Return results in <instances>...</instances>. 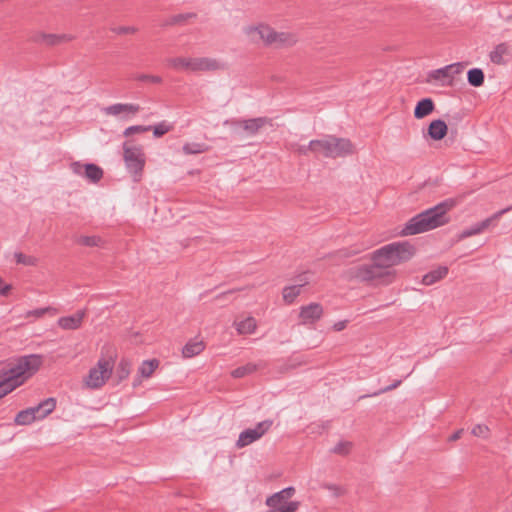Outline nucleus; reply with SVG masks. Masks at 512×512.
Listing matches in <instances>:
<instances>
[{
    "label": "nucleus",
    "mask_w": 512,
    "mask_h": 512,
    "mask_svg": "<svg viewBox=\"0 0 512 512\" xmlns=\"http://www.w3.org/2000/svg\"><path fill=\"white\" fill-rule=\"evenodd\" d=\"M415 248L407 241L387 244L372 253V264H363L350 269V276L363 282L390 284L395 272L390 268L410 260Z\"/></svg>",
    "instance_id": "nucleus-1"
},
{
    "label": "nucleus",
    "mask_w": 512,
    "mask_h": 512,
    "mask_svg": "<svg viewBox=\"0 0 512 512\" xmlns=\"http://www.w3.org/2000/svg\"><path fill=\"white\" fill-rule=\"evenodd\" d=\"M42 365V356L31 354L20 357L17 362L7 370L0 372V399L11 393L17 387L21 386L27 377L36 373Z\"/></svg>",
    "instance_id": "nucleus-2"
},
{
    "label": "nucleus",
    "mask_w": 512,
    "mask_h": 512,
    "mask_svg": "<svg viewBox=\"0 0 512 512\" xmlns=\"http://www.w3.org/2000/svg\"><path fill=\"white\" fill-rule=\"evenodd\" d=\"M245 33L252 42H263L266 45L275 47L291 46L297 42L295 34L290 32H277L267 25L249 26L245 28Z\"/></svg>",
    "instance_id": "nucleus-3"
},
{
    "label": "nucleus",
    "mask_w": 512,
    "mask_h": 512,
    "mask_svg": "<svg viewBox=\"0 0 512 512\" xmlns=\"http://www.w3.org/2000/svg\"><path fill=\"white\" fill-rule=\"evenodd\" d=\"M310 146H319V155L327 158L346 157L354 153V145L349 139L334 135L311 140Z\"/></svg>",
    "instance_id": "nucleus-4"
},
{
    "label": "nucleus",
    "mask_w": 512,
    "mask_h": 512,
    "mask_svg": "<svg viewBox=\"0 0 512 512\" xmlns=\"http://www.w3.org/2000/svg\"><path fill=\"white\" fill-rule=\"evenodd\" d=\"M167 64L176 69L189 72L215 71L225 68V64L215 58H185L174 57L167 59Z\"/></svg>",
    "instance_id": "nucleus-5"
},
{
    "label": "nucleus",
    "mask_w": 512,
    "mask_h": 512,
    "mask_svg": "<svg viewBox=\"0 0 512 512\" xmlns=\"http://www.w3.org/2000/svg\"><path fill=\"white\" fill-rule=\"evenodd\" d=\"M454 205V200H444L443 202L414 215L407 220L405 224H446L450 219L446 218L445 215Z\"/></svg>",
    "instance_id": "nucleus-6"
},
{
    "label": "nucleus",
    "mask_w": 512,
    "mask_h": 512,
    "mask_svg": "<svg viewBox=\"0 0 512 512\" xmlns=\"http://www.w3.org/2000/svg\"><path fill=\"white\" fill-rule=\"evenodd\" d=\"M113 368L114 361L111 358H100L97 364L89 370L88 375L85 377V386L92 390L100 389L111 377Z\"/></svg>",
    "instance_id": "nucleus-7"
},
{
    "label": "nucleus",
    "mask_w": 512,
    "mask_h": 512,
    "mask_svg": "<svg viewBox=\"0 0 512 512\" xmlns=\"http://www.w3.org/2000/svg\"><path fill=\"white\" fill-rule=\"evenodd\" d=\"M272 120L268 117H256L251 119H230L224 122V125H230L233 131L247 137H253L258 134L261 128L271 125Z\"/></svg>",
    "instance_id": "nucleus-8"
},
{
    "label": "nucleus",
    "mask_w": 512,
    "mask_h": 512,
    "mask_svg": "<svg viewBox=\"0 0 512 512\" xmlns=\"http://www.w3.org/2000/svg\"><path fill=\"white\" fill-rule=\"evenodd\" d=\"M463 68V64L457 62L439 69L431 70L427 75V82L443 87L451 86L454 82L455 75L460 74Z\"/></svg>",
    "instance_id": "nucleus-9"
},
{
    "label": "nucleus",
    "mask_w": 512,
    "mask_h": 512,
    "mask_svg": "<svg viewBox=\"0 0 512 512\" xmlns=\"http://www.w3.org/2000/svg\"><path fill=\"white\" fill-rule=\"evenodd\" d=\"M123 158L127 170L137 175L142 172L145 165V156L140 146H130L127 142L123 144Z\"/></svg>",
    "instance_id": "nucleus-10"
},
{
    "label": "nucleus",
    "mask_w": 512,
    "mask_h": 512,
    "mask_svg": "<svg viewBox=\"0 0 512 512\" xmlns=\"http://www.w3.org/2000/svg\"><path fill=\"white\" fill-rule=\"evenodd\" d=\"M273 425L272 420L259 422L255 428L242 431L236 442L238 448H243L260 439Z\"/></svg>",
    "instance_id": "nucleus-11"
},
{
    "label": "nucleus",
    "mask_w": 512,
    "mask_h": 512,
    "mask_svg": "<svg viewBox=\"0 0 512 512\" xmlns=\"http://www.w3.org/2000/svg\"><path fill=\"white\" fill-rule=\"evenodd\" d=\"M70 168L72 172L78 176H81L91 183H98L103 178V169L94 163H81L75 161L71 163Z\"/></svg>",
    "instance_id": "nucleus-12"
},
{
    "label": "nucleus",
    "mask_w": 512,
    "mask_h": 512,
    "mask_svg": "<svg viewBox=\"0 0 512 512\" xmlns=\"http://www.w3.org/2000/svg\"><path fill=\"white\" fill-rule=\"evenodd\" d=\"M266 505L270 508L266 512H296L300 503L298 501L288 502L286 497L279 491L266 499Z\"/></svg>",
    "instance_id": "nucleus-13"
},
{
    "label": "nucleus",
    "mask_w": 512,
    "mask_h": 512,
    "mask_svg": "<svg viewBox=\"0 0 512 512\" xmlns=\"http://www.w3.org/2000/svg\"><path fill=\"white\" fill-rule=\"evenodd\" d=\"M323 314V306L312 302L300 307L298 317L301 325H313L322 318Z\"/></svg>",
    "instance_id": "nucleus-14"
},
{
    "label": "nucleus",
    "mask_w": 512,
    "mask_h": 512,
    "mask_svg": "<svg viewBox=\"0 0 512 512\" xmlns=\"http://www.w3.org/2000/svg\"><path fill=\"white\" fill-rule=\"evenodd\" d=\"M84 317L85 311L79 310L73 315L60 317L57 323L64 330H76L81 327Z\"/></svg>",
    "instance_id": "nucleus-15"
},
{
    "label": "nucleus",
    "mask_w": 512,
    "mask_h": 512,
    "mask_svg": "<svg viewBox=\"0 0 512 512\" xmlns=\"http://www.w3.org/2000/svg\"><path fill=\"white\" fill-rule=\"evenodd\" d=\"M140 106L138 104L133 103H116L110 106H107L103 109V112L106 115L118 116L121 113H130L136 114L139 112Z\"/></svg>",
    "instance_id": "nucleus-16"
},
{
    "label": "nucleus",
    "mask_w": 512,
    "mask_h": 512,
    "mask_svg": "<svg viewBox=\"0 0 512 512\" xmlns=\"http://www.w3.org/2000/svg\"><path fill=\"white\" fill-rule=\"evenodd\" d=\"M72 36L68 34H46L39 33L34 37V41L38 43H43L49 46L58 45L63 42H68L72 40Z\"/></svg>",
    "instance_id": "nucleus-17"
},
{
    "label": "nucleus",
    "mask_w": 512,
    "mask_h": 512,
    "mask_svg": "<svg viewBox=\"0 0 512 512\" xmlns=\"http://www.w3.org/2000/svg\"><path fill=\"white\" fill-rule=\"evenodd\" d=\"M448 131L447 124L444 120L436 119L433 120L427 130V135L434 141L442 140Z\"/></svg>",
    "instance_id": "nucleus-18"
},
{
    "label": "nucleus",
    "mask_w": 512,
    "mask_h": 512,
    "mask_svg": "<svg viewBox=\"0 0 512 512\" xmlns=\"http://www.w3.org/2000/svg\"><path fill=\"white\" fill-rule=\"evenodd\" d=\"M435 108L434 102L431 98H423L417 102L414 109V117L422 119L433 112Z\"/></svg>",
    "instance_id": "nucleus-19"
},
{
    "label": "nucleus",
    "mask_w": 512,
    "mask_h": 512,
    "mask_svg": "<svg viewBox=\"0 0 512 512\" xmlns=\"http://www.w3.org/2000/svg\"><path fill=\"white\" fill-rule=\"evenodd\" d=\"M448 274V268L446 266H440L435 270H432L426 273L422 278V283L424 285H433L434 283L440 281Z\"/></svg>",
    "instance_id": "nucleus-20"
},
{
    "label": "nucleus",
    "mask_w": 512,
    "mask_h": 512,
    "mask_svg": "<svg viewBox=\"0 0 512 512\" xmlns=\"http://www.w3.org/2000/svg\"><path fill=\"white\" fill-rule=\"evenodd\" d=\"M74 242L85 247H102L105 241L98 235H80L74 238Z\"/></svg>",
    "instance_id": "nucleus-21"
},
{
    "label": "nucleus",
    "mask_w": 512,
    "mask_h": 512,
    "mask_svg": "<svg viewBox=\"0 0 512 512\" xmlns=\"http://www.w3.org/2000/svg\"><path fill=\"white\" fill-rule=\"evenodd\" d=\"M509 52V47L507 43H500L494 47V49L490 52L489 58L490 61L494 64L501 65L505 63L504 56Z\"/></svg>",
    "instance_id": "nucleus-22"
},
{
    "label": "nucleus",
    "mask_w": 512,
    "mask_h": 512,
    "mask_svg": "<svg viewBox=\"0 0 512 512\" xmlns=\"http://www.w3.org/2000/svg\"><path fill=\"white\" fill-rule=\"evenodd\" d=\"M234 325L239 334H252L257 328L256 320L251 316L242 321L235 322Z\"/></svg>",
    "instance_id": "nucleus-23"
},
{
    "label": "nucleus",
    "mask_w": 512,
    "mask_h": 512,
    "mask_svg": "<svg viewBox=\"0 0 512 512\" xmlns=\"http://www.w3.org/2000/svg\"><path fill=\"white\" fill-rule=\"evenodd\" d=\"M159 367V360L151 359L142 362L138 368V373L141 378H149L152 376L154 371Z\"/></svg>",
    "instance_id": "nucleus-24"
},
{
    "label": "nucleus",
    "mask_w": 512,
    "mask_h": 512,
    "mask_svg": "<svg viewBox=\"0 0 512 512\" xmlns=\"http://www.w3.org/2000/svg\"><path fill=\"white\" fill-rule=\"evenodd\" d=\"M485 75L480 68H471L467 72V81L472 87H480L483 85Z\"/></svg>",
    "instance_id": "nucleus-25"
},
{
    "label": "nucleus",
    "mask_w": 512,
    "mask_h": 512,
    "mask_svg": "<svg viewBox=\"0 0 512 512\" xmlns=\"http://www.w3.org/2000/svg\"><path fill=\"white\" fill-rule=\"evenodd\" d=\"M209 150V146L205 143L188 142L182 146V151L185 155H197Z\"/></svg>",
    "instance_id": "nucleus-26"
},
{
    "label": "nucleus",
    "mask_w": 512,
    "mask_h": 512,
    "mask_svg": "<svg viewBox=\"0 0 512 512\" xmlns=\"http://www.w3.org/2000/svg\"><path fill=\"white\" fill-rule=\"evenodd\" d=\"M204 350L202 341L188 342L182 349V354L185 358H191L200 354Z\"/></svg>",
    "instance_id": "nucleus-27"
},
{
    "label": "nucleus",
    "mask_w": 512,
    "mask_h": 512,
    "mask_svg": "<svg viewBox=\"0 0 512 512\" xmlns=\"http://www.w3.org/2000/svg\"><path fill=\"white\" fill-rule=\"evenodd\" d=\"M38 419V416L32 415V410L25 409L17 413L14 422L17 425H29Z\"/></svg>",
    "instance_id": "nucleus-28"
},
{
    "label": "nucleus",
    "mask_w": 512,
    "mask_h": 512,
    "mask_svg": "<svg viewBox=\"0 0 512 512\" xmlns=\"http://www.w3.org/2000/svg\"><path fill=\"white\" fill-rule=\"evenodd\" d=\"M41 413L38 418L43 419L48 416L56 407V400L54 398H47L39 403Z\"/></svg>",
    "instance_id": "nucleus-29"
},
{
    "label": "nucleus",
    "mask_w": 512,
    "mask_h": 512,
    "mask_svg": "<svg viewBox=\"0 0 512 512\" xmlns=\"http://www.w3.org/2000/svg\"><path fill=\"white\" fill-rule=\"evenodd\" d=\"M301 288L297 285L287 286L283 289V299L286 303L291 304L300 294Z\"/></svg>",
    "instance_id": "nucleus-30"
},
{
    "label": "nucleus",
    "mask_w": 512,
    "mask_h": 512,
    "mask_svg": "<svg viewBox=\"0 0 512 512\" xmlns=\"http://www.w3.org/2000/svg\"><path fill=\"white\" fill-rule=\"evenodd\" d=\"M436 227L437 226H404V228L399 232V234L401 236L416 235L424 233Z\"/></svg>",
    "instance_id": "nucleus-31"
},
{
    "label": "nucleus",
    "mask_w": 512,
    "mask_h": 512,
    "mask_svg": "<svg viewBox=\"0 0 512 512\" xmlns=\"http://www.w3.org/2000/svg\"><path fill=\"white\" fill-rule=\"evenodd\" d=\"M257 370V366L253 363H248L244 366L238 367L234 369L231 373V375L234 378H242L248 374H251Z\"/></svg>",
    "instance_id": "nucleus-32"
},
{
    "label": "nucleus",
    "mask_w": 512,
    "mask_h": 512,
    "mask_svg": "<svg viewBox=\"0 0 512 512\" xmlns=\"http://www.w3.org/2000/svg\"><path fill=\"white\" fill-rule=\"evenodd\" d=\"M131 371V363L127 359H121L117 367L119 381L126 379Z\"/></svg>",
    "instance_id": "nucleus-33"
},
{
    "label": "nucleus",
    "mask_w": 512,
    "mask_h": 512,
    "mask_svg": "<svg viewBox=\"0 0 512 512\" xmlns=\"http://www.w3.org/2000/svg\"><path fill=\"white\" fill-rule=\"evenodd\" d=\"M14 257L17 264L25 266H36L38 263V259L36 257L23 254L22 252H16Z\"/></svg>",
    "instance_id": "nucleus-34"
},
{
    "label": "nucleus",
    "mask_w": 512,
    "mask_h": 512,
    "mask_svg": "<svg viewBox=\"0 0 512 512\" xmlns=\"http://www.w3.org/2000/svg\"><path fill=\"white\" fill-rule=\"evenodd\" d=\"M132 78L135 81L143 82V83H153V84H160L162 83V78L157 75H149L144 73H136L132 76Z\"/></svg>",
    "instance_id": "nucleus-35"
},
{
    "label": "nucleus",
    "mask_w": 512,
    "mask_h": 512,
    "mask_svg": "<svg viewBox=\"0 0 512 512\" xmlns=\"http://www.w3.org/2000/svg\"><path fill=\"white\" fill-rule=\"evenodd\" d=\"M352 449V442L350 441H340L336 444L331 452L337 455L346 456L350 453Z\"/></svg>",
    "instance_id": "nucleus-36"
},
{
    "label": "nucleus",
    "mask_w": 512,
    "mask_h": 512,
    "mask_svg": "<svg viewBox=\"0 0 512 512\" xmlns=\"http://www.w3.org/2000/svg\"><path fill=\"white\" fill-rule=\"evenodd\" d=\"M57 310L53 307L37 308L26 312L25 317L30 318H42L47 313L56 314Z\"/></svg>",
    "instance_id": "nucleus-37"
},
{
    "label": "nucleus",
    "mask_w": 512,
    "mask_h": 512,
    "mask_svg": "<svg viewBox=\"0 0 512 512\" xmlns=\"http://www.w3.org/2000/svg\"><path fill=\"white\" fill-rule=\"evenodd\" d=\"M196 17V14L193 13V12H189V13H181V14H177V15H173L167 22L168 25H175V24H180V23H184L186 22L187 20L189 19H192V18H195Z\"/></svg>",
    "instance_id": "nucleus-38"
},
{
    "label": "nucleus",
    "mask_w": 512,
    "mask_h": 512,
    "mask_svg": "<svg viewBox=\"0 0 512 512\" xmlns=\"http://www.w3.org/2000/svg\"><path fill=\"white\" fill-rule=\"evenodd\" d=\"M151 129H153L154 137L159 138L168 133L172 129V125L168 124L166 121H162L157 125L152 126Z\"/></svg>",
    "instance_id": "nucleus-39"
},
{
    "label": "nucleus",
    "mask_w": 512,
    "mask_h": 512,
    "mask_svg": "<svg viewBox=\"0 0 512 512\" xmlns=\"http://www.w3.org/2000/svg\"><path fill=\"white\" fill-rule=\"evenodd\" d=\"M321 487L323 489H326V490L332 492V494L335 497H341L347 493V490L343 486L336 485V484L324 483V484H322Z\"/></svg>",
    "instance_id": "nucleus-40"
},
{
    "label": "nucleus",
    "mask_w": 512,
    "mask_h": 512,
    "mask_svg": "<svg viewBox=\"0 0 512 512\" xmlns=\"http://www.w3.org/2000/svg\"><path fill=\"white\" fill-rule=\"evenodd\" d=\"M152 128V126L148 125V126H144V125H134V126H129L127 127L124 132H123V135L126 136V137H129L133 134H136V133H144V132H147L149 131L150 129Z\"/></svg>",
    "instance_id": "nucleus-41"
},
{
    "label": "nucleus",
    "mask_w": 512,
    "mask_h": 512,
    "mask_svg": "<svg viewBox=\"0 0 512 512\" xmlns=\"http://www.w3.org/2000/svg\"><path fill=\"white\" fill-rule=\"evenodd\" d=\"M489 428L485 424H477L472 428L471 433L476 437L488 438Z\"/></svg>",
    "instance_id": "nucleus-42"
},
{
    "label": "nucleus",
    "mask_w": 512,
    "mask_h": 512,
    "mask_svg": "<svg viewBox=\"0 0 512 512\" xmlns=\"http://www.w3.org/2000/svg\"><path fill=\"white\" fill-rule=\"evenodd\" d=\"M298 153L301 155H308L309 152H312L315 155H319V146H310V142L308 145H301L298 148Z\"/></svg>",
    "instance_id": "nucleus-43"
},
{
    "label": "nucleus",
    "mask_w": 512,
    "mask_h": 512,
    "mask_svg": "<svg viewBox=\"0 0 512 512\" xmlns=\"http://www.w3.org/2000/svg\"><path fill=\"white\" fill-rule=\"evenodd\" d=\"M486 226H476L475 228H472V229H468V230H465L463 231L460 236H459V239H462V238H466V237H470L472 235H477V234H480L483 232L484 228Z\"/></svg>",
    "instance_id": "nucleus-44"
},
{
    "label": "nucleus",
    "mask_w": 512,
    "mask_h": 512,
    "mask_svg": "<svg viewBox=\"0 0 512 512\" xmlns=\"http://www.w3.org/2000/svg\"><path fill=\"white\" fill-rule=\"evenodd\" d=\"M111 30L116 34H133L137 31V28L134 26H119L111 28Z\"/></svg>",
    "instance_id": "nucleus-45"
},
{
    "label": "nucleus",
    "mask_w": 512,
    "mask_h": 512,
    "mask_svg": "<svg viewBox=\"0 0 512 512\" xmlns=\"http://www.w3.org/2000/svg\"><path fill=\"white\" fill-rule=\"evenodd\" d=\"M296 282V285L299 286V288H302L303 286L307 285L310 282L309 272H303L299 274L296 278Z\"/></svg>",
    "instance_id": "nucleus-46"
},
{
    "label": "nucleus",
    "mask_w": 512,
    "mask_h": 512,
    "mask_svg": "<svg viewBox=\"0 0 512 512\" xmlns=\"http://www.w3.org/2000/svg\"><path fill=\"white\" fill-rule=\"evenodd\" d=\"M511 209V207H508V208H505V209H502L496 213H494L491 217L481 221L479 224H483V225H486V224H491L492 221H495L498 219V217L504 213H506L507 211H509Z\"/></svg>",
    "instance_id": "nucleus-47"
},
{
    "label": "nucleus",
    "mask_w": 512,
    "mask_h": 512,
    "mask_svg": "<svg viewBox=\"0 0 512 512\" xmlns=\"http://www.w3.org/2000/svg\"><path fill=\"white\" fill-rule=\"evenodd\" d=\"M401 383H402L401 380H396L391 385H389V386H387L385 388L380 389L378 392H374L370 396H377V395H379L381 393H385V392L391 391V390L397 388L398 386H400Z\"/></svg>",
    "instance_id": "nucleus-48"
},
{
    "label": "nucleus",
    "mask_w": 512,
    "mask_h": 512,
    "mask_svg": "<svg viewBox=\"0 0 512 512\" xmlns=\"http://www.w3.org/2000/svg\"><path fill=\"white\" fill-rule=\"evenodd\" d=\"M11 286L10 285H4L3 279L0 277V295L6 296L8 292L10 291Z\"/></svg>",
    "instance_id": "nucleus-49"
},
{
    "label": "nucleus",
    "mask_w": 512,
    "mask_h": 512,
    "mask_svg": "<svg viewBox=\"0 0 512 512\" xmlns=\"http://www.w3.org/2000/svg\"><path fill=\"white\" fill-rule=\"evenodd\" d=\"M281 493L288 500L294 495L295 489L293 487H287V488H284L283 490H281Z\"/></svg>",
    "instance_id": "nucleus-50"
},
{
    "label": "nucleus",
    "mask_w": 512,
    "mask_h": 512,
    "mask_svg": "<svg viewBox=\"0 0 512 512\" xmlns=\"http://www.w3.org/2000/svg\"><path fill=\"white\" fill-rule=\"evenodd\" d=\"M281 493L288 500L294 495L295 489L293 487H287V488H284L283 490H281Z\"/></svg>",
    "instance_id": "nucleus-51"
},
{
    "label": "nucleus",
    "mask_w": 512,
    "mask_h": 512,
    "mask_svg": "<svg viewBox=\"0 0 512 512\" xmlns=\"http://www.w3.org/2000/svg\"><path fill=\"white\" fill-rule=\"evenodd\" d=\"M241 290H243V288H237V289H231V290H228V291H226V292H223V293H221V294L217 295V296H216V299L220 300V299H222V298L227 297V296H228V295H230V294H233V293L239 292V291H241Z\"/></svg>",
    "instance_id": "nucleus-52"
},
{
    "label": "nucleus",
    "mask_w": 512,
    "mask_h": 512,
    "mask_svg": "<svg viewBox=\"0 0 512 512\" xmlns=\"http://www.w3.org/2000/svg\"><path fill=\"white\" fill-rule=\"evenodd\" d=\"M463 433V429H459L457 431H455L450 437H449V441L453 442V441H456L458 439L461 438V435Z\"/></svg>",
    "instance_id": "nucleus-53"
},
{
    "label": "nucleus",
    "mask_w": 512,
    "mask_h": 512,
    "mask_svg": "<svg viewBox=\"0 0 512 512\" xmlns=\"http://www.w3.org/2000/svg\"><path fill=\"white\" fill-rule=\"evenodd\" d=\"M346 327V321H339L337 323L334 324L333 328L336 330V331H341L343 330L344 328Z\"/></svg>",
    "instance_id": "nucleus-54"
},
{
    "label": "nucleus",
    "mask_w": 512,
    "mask_h": 512,
    "mask_svg": "<svg viewBox=\"0 0 512 512\" xmlns=\"http://www.w3.org/2000/svg\"><path fill=\"white\" fill-rule=\"evenodd\" d=\"M27 410H32L33 416H39V414L41 413L39 404L37 406L27 408Z\"/></svg>",
    "instance_id": "nucleus-55"
},
{
    "label": "nucleus",
    "mask_w": 512,
    "mask_h": 512,
    "mask_svg": "<svg viewBox=\"0 0 512 512\" xmlns=\"http://www.w3.org/2000/svg\"><path fill=\"white\" fill-rule=\"evenodd\" d=\"M503 19H504V21H505L506 23H510V22H512V14L507 15V16H506V17H504Z\"/></svg>",
    "instance_id": "nucleus-56"
},
{
    "label": "nucleus",
    "mask_w": 512,
    "mask_h": 512,
    "mask_svg": "<svg viewBox=\"0 0 512 512\" xmlns=\"http://www.w3.org/2000/svg\"><path fill=\"white\" fill-rule=\"evenodd\" d=\"M141 383V379L140 378H136L133 382V386L136 387L138 386L139 384Z\"/></svg>",
    "instance_id": "nucleus-57"
},
{
    "label": "nucleus",
    "mask_w": 512,
    "mask_h": 512,
    "mask_svg": "<svg viewBox=\"0 0 512 512\" xmlns=\"http://www.w3.org/2000/svg\"><path fill=\"white\" fill-rule=\"evenodd\" d=\"M511 353H512V348H511Z\"/></svg>",
    "instance_id": "nucleus-58"
}]
</instances>
